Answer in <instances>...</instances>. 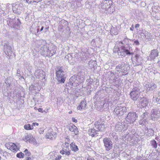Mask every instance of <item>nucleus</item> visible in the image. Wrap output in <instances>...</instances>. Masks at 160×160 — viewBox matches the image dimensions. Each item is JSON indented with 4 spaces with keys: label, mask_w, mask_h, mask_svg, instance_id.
Listing matches in <instances>:
<instances>
[{
    "label": "nucleus",
    "mask_w": 160,
    "mask_h": 160,
    "mask_svg": "<svg viewBox=\"0 0 160 160\" xmlns=\"http://www.w3.org/2000/svg\"><path fill=\"white\" fill-rule=\"evenodd\" d=\"M102 8L108 13L112 14L115 11V5L111 0H106L102 5Z\"/></svg>",
    "instance_id": "f257e3e1"
},
{
    "label": "nucleus",
    "mask_w": 160,
    "mask_h": 160,
    "mask_svg": "<svg viewBox=\"0 0 160 160\" xmlns=\"http://www.w3.org/2000/svg\"><path fill=\"white\" fill-rule=\"evenodd\" d=\"M64 71L62 67L58 66L56 72V78L59 83H64L66 79L65 75L63 74Z\"/></svg>",
    "instance_id": "f03ea898"
},
{
    "label": "nucleus",
    "mask_w": 160,
    "mask_h": 160,
    "mask_svg": "<svg viewBox=\"0 0 160 160\" xmlns=\"http://www.w3.org/2000/svg\"><path fill=\"white\" fill-rule=\"evenodd\" d=\"M103 142L106 151H108L112 149L113 145L110 138L107 137L104 138Z\"/></svg>",
    "instance_id": "7ed1b4c3"
},
{
    "label": "nucleus",
    "mask_w": 160,
    "mask_h": 160,
    "mask_svg": "<svg viewBox=\"0 0 160 160\" xmlns=\"http://www.w3.org/2000/svg\"><path fill=\"white\" fill-rule=\"evenodd\" d=\"M138 116L135 112H130L127 116V119L130 123H133L137 119Z\"/></svg>",
    "instance_id": "20e7f679"
},
{
    "label": "nucleus",
    "mask_w": 160,
    "mask_h": 160,
    "mask_svg": "<svg viewBox=\"0 0 160 160\" xmlns=\"http://www.w3.org/2000/svg\"><path fill=\"white\" fill-rule=\"evenodd\" d=\"M6 147L7 149L10 150L13 152H16L19 149L17 146L14 143L8 142L6 144Z\"/></svg>",
    "instance_id": "39448f33"
},
{
    "label": "nucleus",
    "mask_w": 160,
    "mask_h": 160,
    "mask_svg": "<svg viewBox=\"0 0 160 160\" xmlns=\"http://www.w3.org/2000/svg\"><path fill=\"white\" fill-rule=\"evenodd\" d=\"M140 94V90L139 88L136 89H133L130 94V97L131 99L133 100L136 101L139 97V95Z\"/></svg>",
    "instance_id": "423d86ee"
},
{
    "label": "nucleus",
    "mask_w": 160,
    "mask_h": 160,
    "mask_svg": "<svg viewBox=\"0 0 160 160\" xmlns=\"http://www.w3.org/2000/svg\"><path fill=\"white\" fill-rule=\"evenodd\" d=\"M159 56V52L157 49H153L151 51L149 55L150 60H154Z\"/></svg>",
    "instance_id": "0eeeda50"
},
{
    "label": "nucleus",
    "mask_w": 160,
    "mask_h": 160,
    "mask_svg": "<svg viewBox=\"0 0 160 160\" xmlns=\"http://www.w3.org/2000/svg\"><path fill=\"white\" fill-rule=\"evenodd\" d=\"M69 129L71 132H73V133L75 135L79 134V131L77 127L73 124H72L69 127Z\"/></svg>",
    "instance_id": "6e6552de"
},
{
    "label": "nucleus",
    "mask_w": 160,
    "mask_h": 160,
    "mask_svg": "<svg viewBox=\"0 0 160 160\" xmlns=\"http://www.w3.org/2000/svg\"><path fill=\"white\" fill-rule=\"evenodd\" d=\"M65 145L66 146V149H65V148H63L62 150L60 151V153L62 155L65 154L66 155L69 156L71 154L70 151L67 150V149L68 150L69 149V143L66 142L65 143Z\"/></svg>",
    "instance_id": "1a4fd4ad"
},
{
    "label": "nucleus",
    "mask_w": 160,
    "mask_h": 160,
    "mask_svg": "<svg viewBox=\"0 0 160 160\" xmlns=\"http://www.w3.org/2000/svg\"><path fill=\"white\" fill-rule=\"evenodd\" d=\"M56 134L52 131L48 132L45 135V138L47 139L52 140L55 138Z\"/></svg>",
    "instance_id": "9d476101"
},
{
    "label": "nucleus",
    "mask_w": 160,
    "mask_h": 160,
    "mask_svg": "<svg viewBox=\"0 0 160 160\" xmlns=\"http://www.w3.org/2000/svg\"><path fill=\"white\" fill-rule=\"evenodd\" d=\"M118 53H120V55L122 56H125L124 53L125 52L127 54H132L133 53L130 52L129 51L125 49V47H121L119 50L118 51Z\"/></svg>",
    "instance_id": "9b49d317"
},
{
    "label": "nucleus",
    "mask_w": 160,
    "mask_h": 160,
    "mask_svg": "<svg viewBox=\"0 0 160 160\" xmlns=\"http://www.w3.org/2000/svg\"><path fill=\"white\" fill-rule=\"evenodd\" d=\"M21 7L19 4H13L12 6V10L14 13H18L19 12Z\"/></svg>",
    "instance_id": "f8f14e48"
},
{
    "label": "nucleus",
    "mask_w": 160,
    "mask_h": 160,
    "mask_svg": "<svg viewBox=\"0 0 160 160\" xmlns=\"http://www.w3.org/2000/svg\"><path fill=\"white\" fill-rule=\"evenodd\" d=\"M33 139V137L31 135H25V137L22 138V139L23 141L25 142H32Z\"/></svg>",
    "instance_id": "ddd939ff"
},
{
    "label": "nucleus",
    "mask_w": 160,
    "mask_h": 160,
    "mask_svg": "<svg viewBox=\"0 0 160 160\" xmlns=\"http://www.w3.org/2000/svg\"><path fill=\"white\" fill-rule=\"evenodd\" d=\"M86 106V103L84 101H82L80 104L77 108V109L80 110H82L83 109H84Z\"/></svg>",
    "instance_id": "4468645a"
},
{
    "label": "nucleus",
    "mask_w": 160,
    "mask_h": 160,
    "mask_svg": "<svg viewBox=\"0 0 160 160\" xmlns=\"http://www.w3.org/2000/svg\"><path fill=\"white\" fill-rule=\"evenodd\" d=\"M103 124L101 123L99 121H98L95 123V128L98 130H101Z\"/></svg>",
    "instance_id": "2eb2a0df"
},
{
    "label": "nucleus",
    "mask_w": 160,
    "mask_h": 160,
    "mask_svg": "<svg viewBox=\"0 0 160 160\" xmlns=\"http://www.w3.org/2000/svg\"><path fill=\"white\" fill-rule=\"evenodd\" d=\"M70 148L72 151L75 152L78 150V147L75 144V143L72 142L70 145Z\"/></svg>",
    "instance_id": "dca6fc26"
},
{
    "label": "nucleus",
    "mask_w": 160,
    "mask_h": 160,
    "mask_svg": "<svg viewBox=\"0 0 160 160\" xmlns=\"http://www.w3.org/2000/svg\"><path fill=\"white\" fill-rule=\"evenodd\" d=\"M142 100L141 102V105L142 107H146L148 104V101L147 98H142Z\"/></svg>",
    "instance_id": "f3484780"
},
{
    "label": "nucleus",
    "mask_w": 160,
    "mask_h": 160,
    "mask_svg": "<svg viewBox=\"0 0 160 160\" xmlns=\"http://www.w3.org/2000/svg\"><path fill=\"white\" fill-rule=\"evenodd\" d=\"M88 133L89 135L93 137L97 134L96 131L94 128L90 129L88 131Z\"/></svg>",
    "instance_id": "a211bd4d"
},
{
    "label": "nucleus",
    "mask_w": 160,
    "mask_h": 160,
    "mask_svg": "<svg viewBox=\"0 0 160 160\" xmlns=\"http://www.w3.org/2000/svg\"><path fill=\"white\" fill-rule=\"evenodd\" d=\"M56 52L55 50H48L47 53L46 54H45V55L46 56H52L54 55L55 53Z\"/></svg>",
    "instance_id": "6ab92c4d"
},
{
    "label": "nucleus",
    "mask_w": 160,
    "mask_h": 160,
    "mask_svg": "<svg viewBox=\"0 0 160 160\" xmlns=\"http://www.w3.org/2000/svg\"><path fill=\"white\" fill-rule=\"evenodd\" d=\"M24 128L26 130H32L33 128V125H31L30 124H26L24 126Z\"/></svg>",
    "instance_id": "aec40b11"
},
{
    "label": "nucleus",
    "mask_w": 160,
    "mask_h": 160,
    "mask_svg": "<svg viewBox=\"0 0 160 160\" xmlns=\"http://www.w3.org/2000/svg\"><path fill=\"white\" fill-rule=\"evenodd\" d=\"M25 155L24 153L22 152L18 153L16 155V157L19 158H22L24 157Z\"/></svg>",
    "instance_id": "412c9836"
},
{
    "label": "nucleus",
    "mask_w": 160,
    "mask_h": 160,
    "mask_svg": "<svg viewBox=\"0 0 160 160\" xmlns=\"http://www.w3.org/2000/svg\"><path fill=\"white\" fill-rule=\"evenodd\" d=\"M158 117V115L154 112H153L151 114V118L152 120H154Z\"/></svg>",
    "instance_id": "4be33fe9"
},
{
    "label": "nucleus",
    "mask_w": 160,
    "mask_h": 160,
    "mask_svg": "<svg viewBox=\"0 0 160 160\" xmlns=\"http://www.w3.org/2000/svg\"><path fill=\"white\" fill-rule=\"evenodd\" d=\"M151 143L153 148H157V143L154 140H151Z\"/></svg>",
    "instance_id": "5701e85b"
},
{
    "label": "nucleus",
    "mask_w": 160,
    "mask_h": 160,
    "mask_svg": "<svg viewBox=\"0 0 160 160\" xmlns=\"http://www.w3.org/2000/svg\"><path fill=\"white\" fill-rule=\"evenodd\" d=\"M25 154L26 156H29L31 155V153L30 152H29L27 149H25L24 151Z\"/></svg>",
    "instance_id": "b1692460"
},
{
    "label": "nucleus",
    "mask_w": 160,
    "mask_h": 160,
    "mask_svg": "<svg viewBox=\"0 0 160 160\" xmlns=\"http://www.w3.org/2000/svg\"><path fill=\"white\" fill-rule=\"evenodd\" d=\"M62 158V156L61 155H59L57 156L55 159V160H60Z\"/></svg>",
    "instance_id": "393cba45"
},
{
    "label": "nucleus",
    "mask_w": 160,
    "mask_h": 160,
    "mask_svg": "<svg viewBox=\"0 0 160 160\" xmlns=\"http://www.w3.org/2000/svg\"><path fill=\"white\" fill-rule=\"evenodd\" d=\"M39 131L40 134H42L43 133L44 130L43 129L41 128L39 129Z\"/></svg>",
    "instance_id": "a878e982"
},
{
    "label": "nucleus",
    "mask_w": 160,
    "mask_h": 160,
    "mask_svg": "<svg viewBox=\"0 0 160 160\" xmlns=\"http://www.w3.org/2000/svg\"><path fill=\"white\" fill-rule=\"evenodd\" d=\"M26 1L28 3H31L34 2V0H26Z\"/></svg>",
    "instance_id": "bb28decb"
},
{
    "label": "nucleus",
    "mask_w": 160,
    "mask_h": 160,
    "mask_svg": "<svg viewBox=\"0 0 160 160\" xmlns=\"http://www.w3.org/2000/svg\"><path fill=\"white\" fill-rule=\"evenodd\" d=\"M72 120L73 122L77 123L78 122V120L75 118H72Z\"/></svg>",
    "instance_id": "cd10ccee"
},
{
    "label": "nucleus",
    "mask_w": 160,
    "mask_h": 160,
    "mask_svg": "<svg viewBox=\"0 0 160 160\" xmlns=\"http://www.w3.org/2000/svg\"><path fill=\"white\" fill-rule=\"evenodd\" d=\"M38 111L39 112H44V111L43 110V109L40 108H39L38 109Z\"/></svg>",
    "instance_id": "c85d7f7f"
},
{
    "label": "nucleus",
    "mask_w": 160,
    "mask_h": 160,
    "mask_svg": "<svg viewBox=\"0 0 160 160\" xmlns=\"http://www.w3.org/2000/svg\"><path fill=\"white\" fill-rule=\"evenodd\" d=\"M134 43L137 45H139V42L138 40H135L134 42Z\"/></svg>",
    "instance_id": "c756f323"
},
{
    "label": "nucleus",
    "mask_w": 160,
    "mask_h": 160,
    "mask_svg": "<svg viewBox=\"0 0 160 160\" xmlns=\"http://www.w3.org/2000/svg\"><path fill=\"white\" fill-rule=\"evenodd\" d=\"M32 125H33V126H35L36 125L37 126H38L39 125V124L37 122H33L32 123Z\"/></svg>",
    "instance_id": "7c9ffc66"
},
{
    "label": "nucleus",
    "mask_w": 160,
    "mask_h": 160,
    "mask_svg": "<svg viewBox=\"0 0 160 160\" xmlns=\"http://www.w3.org/2000/svg\"><path fill=\"white\" fill-rule=\"evenodd\" d=\"M119 110L120 109H117L116 110V112L117 114H119L120 113Z\"/></svg>",
    "instance_id": "2f4dec72"
},
{
    "label": "nucleus",
    "mask_w": 160,
    "mask_h": 160,
    "mask_svg": "<svg viewBox=\"0 0 160 160\" xmlns=\"http://www.w3.org/2000/svg\"><path fill=\"white\" fill-rule=\"evenodd\" d=\"M134 25H132V27L130 28V30H131V31H133V30H134Z\"/></svg>",
    "instance_id": "473e14b6"
},
{
    "label": "nucleus",
    "mask_w": 160,
    "mask_h": 160,
    "mask_svg": "<svg viewBox=\"0 0 160 160\" xmlns=\"http://www.w3.org/2000/svg\"><path fill=\"white\" fill-rule=\"evenodd\" d=\"M87 160H94V159L91 157H88V159H87Z\"/></svg>",
    "instance_id": "72a5a7b5"
},
{
    "label": "nucleus",
    "mask_w": 160,
    "mask_h": 160,
    "mask_svg": "<svg viewBox=\"0 0 160 160\" xmlns=\"http://www.w3.org/2000/svg\"><path fill=\"white\" fill-rule=\"evenodd\" d=\"M139 55L138 54H137L135 55V57L136 59H138L139 58Z\"/></svg>",
    "instance_id": "f704fd0d"
},
{
    "label": "nucleus",
    "mask_w": 160,
    "mask_h": 160,
    "mask_svg": "<svg viewBox=\"0 0 160 160\" xmlns=\"http://www.w3.org/2000/svg\"><path fill=\"white\" fill-rule=\"evenodd\" d=\"M26 160H32V159L31 158L28 157L26 158Z\"/></svg>",
    "instance_id": "c9c22d12"
},
{
    "label": "nucleus",
    "mask_w": 160,
    "mask_h": 160,
    "mask_svg": "<svg viewBox=\"0 0 160 160\" xmlns=\"http://www.w3.org/2000/svg\"><path fill=\"white\" fill-rule=\"evenodd\" d=\"M34 2H40L42 1V0H34Z\"/></svg>",
    "instance_id": "e433bc0d"
},
{
    "label": "nucleus",
    "mask_w": 160,
    "mask_h": 160,
    "mask_svg": "<svg viewBox=\"0 0 160 160\" xmlns=\"http://www.w3.org/2000/svg\"><path fill=\"white\" fill-rule=\"evenodd\" d=\"M140 26V25L139 24H137L135 25V28H137L139 27Z\"/></svg>",
    "instance_id": "4c0bfd02"
},
{
    "label": "nucleus",
    "mask_w": 160,
    "mask_h": 160,
    "mask_svg": "<svg viewBox=\"0 0 160 160\" xmlns=\"http://www.w3.org/2000/svg\"><path fill=\"white\" fill-rule=\"evenodd\" d=\"M43 29V27H42L41 28L40 30V31H42Z\"/></svg>",
    "instance_id": "58836bf2"
},
{
    "label": "nucleus",
    "mask_w": 160,
    "mask_h": 160,
    "mask_svg": "<svg viewBox=\"0 0 160 160\" xmlns=\"http://www.w3.org/2000/svg\"><path fill=\"white\" fill-rule=\"evenodd\" d=\"M72 111H70L69 112H68V113H69V114H71V113H72Z\"/></svg>",
    "instance_id": "ea45409f"
},
{
    "label": "nucleus",
    "mask_w": 160,
    "mask_h": 160,
    "mask_svg": "<svg viewBox=\"0 0 160 160\" xmlns=\"http://www.w3.org/2000/svg\"><path fill=\"white\" fill-rule=\"evenodd\" d=\"M48 28H49V27H48L47 28H45V29H47V30H48Z\"/></svg>",
    "instance_id": "a19ab883"
},
{
    "label": "nucleus",
    "mask_w": 160,
    "mask_h": 160,
    "mask_svg": "<svg viewBox=\"0 0 160 160\" xmlns=\"http://www.w3.org/2000/svg\"><path fill=\"white\" fill-rule=\"evenodd\" d=\"M1 157L0 156V159H1Z\"/></svg>",
    "instance_id": "79ce46f5"
},
{
    "label": "nucleus",
    "mask_w": 160,
    "mask_h": 160,
    "mask_svg": "<svg viewBox=\"0 0 160 160\" xmlns=\"http://www.w3.org/2000/svg\"><path fill=\"white\" fill-rule=\"evenodd\" d=\"M159 145L160 146V143L159 144Z\"/></svg>",
    "instance_id": "37998d69"
},
{
    "label": "nucleus",
    "mask_w": 160,
    "mask_h": 160,
    "mask_svg": "<svg viewBox=\"0 0 160 160\" xmlns=\"http://www.w3.org/2000/svg\"><path fill=\"white\" fill-rule=\"evenodd\" d=\"M117 34V33L116 34H114V35Z\"/></svg>",
    "instance_id": "c03bdc74"
},
{
    "label": "nucleus",
    "mask_w": 160,
    "mask_h": 160,
    "mask_svg": "<svg viewBox=\"0 0 160 160\" xmlns=\"http://www.w3.org/2000/svg\"><path fill=\"white\" fill-rule=\"evenodd\" d=\"M159 99L160 100V98Z\"/></svg>",
    "instance_id": "a18cd8bd"
}]
</instances>
